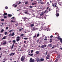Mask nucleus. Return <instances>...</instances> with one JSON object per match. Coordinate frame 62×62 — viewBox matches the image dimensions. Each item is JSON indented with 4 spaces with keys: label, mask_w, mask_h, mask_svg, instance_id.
Masks as SVG:
<instances>
[{
    "label": "nucleus",
    "mask_w": 62,
    "mask_h": 62,
    "mask_svg": "<svg viewBox=\"0 0 62 62\" xmlns=\"http://www.w3.org/2000/svg\"><path fill=\"white\" fill-rule=\"evenodd\" d=\"M36 17L37 18H39V19H46V18L44 16H36Z\"/></svg>",
    "instance_id": "1"
},
{
    "label": "nucleus",
    "mask_w": 62,
    "mask_h": 62,
    "mask_svg": "<svg viewBox=\"0 0 62 62\" xmlns=\"http://www.w3.org/2000/svg\"><path fill=\"white\" fill-rule=\"evenodd\" d=\"M25 59V57L24 56H22V57L21 58V61H23Z\"/></svg>",
    "instance_id": "2"
},
{
    "label": "nucleus",
    "mask_w": 62,
    "mask_h": 62,
    "mask_svg": "<svg viewBox=\"0 0 62 62\" xmlns=\"http://www.w3.org/2000/svg\"><path fill=\"white\" fill-rule=\"evenodd\" d=\"M57 39H58L60 40V41L61 42V43H62V39L61 38H60V36H58Z\"/></svg>",
    "instance_id": "3"
},
{
    "label": "nucleus",
    "mask_w": 62,
    "mask_h": 62,
    "mask_svg": "<svg viewBox=\"0 0 62 62\" xmlns=\"http://www.w3.org/2000/svg\"><path fill=\"white\" fill-rule=\"evenodd\" d=\"M30 62H35V60H34V59H33L32 58H31L30 59Z\"/></svg>",
    "instance_id": "4"
},
{
    "label": "nucleus",
    "mask_w": 62,
    "mask_h": 62,
    "mask_svg": "<svg viewBox=\"0 0 62 62\" xmlns=\"http://www.w3.org/2000/svg\"><path fill=\"white\" fill-rule=\"evenodd\" d=\"M44 60V58H42L40 59V60L39 61L40 62V61H43Z\"/></svg>",
    "instance_id": "5"
},
{
    "label": "nucleus",
    "mask_w": 62,
    "mask_h": 62,
    "mask_svg": "<svg viewBox=\"0 0 62 62\" xmlns=\"http://www.w3.org/2000/svg\"><path fill=\"white\" fill-rule=\"evenodd\" d=\"M2 43V44H3V45H5L7 43V42L6 41H4Z\"/></svg>",
    "instance_id": "6"
},
{
    "label": "nucleus",
    "mask_w": 62,
    "mask_h": 62,
    "mask_svg": "<svg viewBox=\"0 0 62 62\" xmlns=\"http://www.w3.org/2000/svg\"><path fill=\"white\" fill-rule=\"evenodd\" d=\"M38 30V28H33L32 29V31H35Z\"/></svg>",
    "instance_id": "7"
},
{
    "label": "nucleus",
    "mask_w": 62,
    "mask_h": 62,
    "mask_svg": "<svg viewBox=\"0 0 62 62\" xmlns=\"http://www.w3.org/2000/svg\"><path fill=\"white\" fill-rule=\"evenodd\" d=\"M58 11L57 10L56 11V16H59V14L58 13Z\"/></svg>",
    "instance_id": "8"
},
{
    "label": "nucleus",
    "mask_w": 62,
    "mask_h": 62,
    "mask_svg": "<svg viewBox=\"0 0 62 62\" xmlns=\"http://www.w3.org/2000/svg\"><path fill=\"white\" fill-rule=\"evenodd\" d=\"M14 54H15V53H12L10 54L9 55L10 56H11V55H12L13 56L14 55Z\"/></svg>",
    "instance_id": "9"
},
{
    "label": "nucleus",
    "mask_w": 62,
    "mask_h": 62,
    "mask_svg": "<svg viewBox=\"0 0 62 62\" xmlns=\"http://www.w3.org/2000/svg\"><path fill=\"white\" fill-rule=\"evenodd\" d=\"M12 6L13 7H17V5H16V4H13Z\"/></svg>",
    "instance_id": "10"
},
{
    "label": "nucleus",
    "mask_w": 62,
    "mask_h": 62,
    "mask_svg": "<svg viewBox=\"0 0 62 62\" xmlns=\"http://www.w3.org/2000/svg\"><path fill=\"white\" fill-rule=\"evenodd\" d=\"M23 19H24V21H25L26 20V19L27 20H28V19L26 17L23 18Z\"/></svg>",
    "instance_id": "11"
},
{
    "label": "nucleus",
    "mask_w": 62,
    "mask_h": 62,
    "mask_svg": "<svg viewBox=\"0 0 62 62\" xmlns=\"http://www.w3.org/2000/svg\"><path fill=\"white\" fill-rule=\"evenodd\" d=\"M29 55H30V56H33V54H28Z\"/></svg>",
    "instance_id": "12"
},
{
    "label": "nucleus",
    "mask_w": 62,
    "mask_h": 62,
    "mask_svg": "<svg viewBox=\"0 0 62 62\" xmlns=\"http://www.w3.org/2000/svg\"><path fill=\"white\" fill-rule=\"evenodd\" d=\"M14 43L13 45H12V46L11 47V49H12L13 48V46H14Z\"/></svg>",
    "instance_id": "13"
},
{
    "label": "nucleus",
    "mask_w": 62,
    "mask_h": 62,
    "mask_svg": "<svg viewBox=\"0 0 62 62\" xmlns=\"http://www.w3.org/2000/svg\"><path fill=\"white\" fill-rule=\"evenodd\" d=\"M44 14V12H41L40 14V16H42V15H43Z\"/></svg>",
    "instance_id": "14"
},
{
    "label": "nucleus",
    "mask_w": 62,
    "mask_h": 62,
    "mask_svg": "<svg viewBox=\"0 0 62 62\" xmlns=\"http://www.w3.org/2000/svg\"><path fill=\"white\" fill-rule=\"evenodd\" d=\"M56 9H57V10H58L57 11H58H58L59 10V8H58V7H57Z\"/></svg>",
    "instance_id": "15"
},
{
    "label": "nucleus",
    "mask_w": 62,
    "mask_h": 62,
    "mask_svg": "<svg viewBox=\"0 0 62 62\" xmlns=\"http://www.w3.org/2000/svg\"><path fill=\"white\" fill-rule=\"evenodd\" d=\"M36 61L37 62H39V58H37L36 59Z\"/></svg>",
    "instance_id": "16"
},
{
    "label": "nucleus",
    "mask_w": 62,
    "mask_h": 62,
    "mask_svg": "<svg viewBox=\"0 0 62 62\" xmlns=\"http://www.w3.org/2000/svg\"><path fill=\"white\" fill-rule=\"evenodd\" d=\"M7 15V13H6V12H4V14H3V15L5 16V15Z\"/></svg>",
    "instance_id": "17"
},
{
    "label": "nucleus",
    "mask_w": 62,
    "mask_h": 62,
    "mask_svg": "<svg viewBox=\"0 0 62 62\" xmlns=\"http://www.w3.org/2000/svg\"><path fill=\"white\" fill-rule=\"evenodd\" d=\"M35 53L37 54H39V51H37Z\"/></svg>",
    "instance_id": "18"
},
{
    "label": "nucleus",
    "mask_w": 62,
    "mask_h": 62,
    "mask_svg": "<svg viewBox=\"0 0 62 62\" xmlns=\"http://www.w3.org/2000/svg\"><path fill=\"white\" fill-rule=\"evenodd\" d=\"M46 13H48V11H47V10H46L45 11H44V12L45 13H46Z\"/></svg>",
    "instance_id": "19"
},
{
    "label": "nucleus",
    "mask_w": 62,
    "mask_h": 62,
    "mask_svg": "<svg viewBox=\"0 0 62 62\" xmlns=\"http://www.w3.org/2000/svg\"><path fill=\"white\" fill-rule=\"evenodd\" d=\"M13 42V44L14 43H16V41H15V40H13V41H12Z\"/></svg>",
    "instance_id": "20"
},
{
    "label": "nucleus",
    "mask_w": 62,
    "mask_h": 62,
    "mask_svg": "<svg viewBox=\"0 0 62 62\" xmlns=\"http://www.w3.org/2000/svg\"><path fill=\"white\" fill-rule=\"evenodd\" d=\"M2 39H6V37H4L2 38Z\"/></svg>",
    "instance_id": "21"
},
{
    "label": "nucleus",
    "mask_w": 62,
    "mask_h": 62,
    "mask_svg": "<svg viewBox=\"0 0 62 62\" xmlns=\"http://www.w3.org/2000/svg\"><path fill=\"white\" fill-rule=\"evenodd\" d=\"M42 48H44V45H42L41 46Z\"/></svg>",
    "instance_id": "22"
},
{
    "label": "nucleus",
    "mask_w": 62,
    "mask_h": 62,
    "mask_svg": "<svg viewBox=\"0 0 62 62\" xmlns=\"http://www.w3.org/2000/svg\"><path fill=\"white\" fill-rule=\"evenodd\" d=\"M4 32V30L3 29H2L1 31V33H3V32Z\"/></svg>",
    "instance_id": "23"
},
{
    "label": "nucleus",
    "mask_w": 62,
    "mask_h": 62,
    "mask_svg": "<svg viewBox=\"0 0 62 62\" xmlns=\"http://www.w3.org/2000/svg\"><path fill=\"white\" fill-rule=\"evenodd\" d=\"M28 39V38H24V39H25V40H27Z\"/></svg>",
    "instance_id": "24"
},
{
    "label": "nucleus",
    "mask_w": 62,
    "mask_h": 62,
    "mask_svg": "<svg viewBox=\"0 0 62 62\" xmlns=\"http://www.w3.org/2000/svg\"><path fill=\"white\" fill-rule=\"evenodd\" d=\"M20 40V39L18 38L16 39V41H19V40Z\"/></svg>",
    "instance_id": "25"
},
{
    "label": "nucleus",
    "mask_w": 62,
    "mask_h": 62,
    "mask_svg": "<svg viewBox=\"0 0 62 62\" xmlns=\"http://www.w3.org/2000/svg\"><path fill=\"white\" fill-rule=\"evenodd\" d=\"M48 46H49V47H52V45H51V44H49L48 45Z\"/></svg>",
    "instance_id": "26"
},
{
    "label": "nucleus",
    "mask_w": 62,
    "mask_h": 62,
    "mask_svg": "<svg viewBox=\"0 0 62 62\" xmlns=\"http://www.w3.org/2000/svg\"><path fill=\"white\" fill-rule=\"evenodd\" d=\"M39 34L38 33V34H37V37H39Z\"/></svg>",
    "instance_id": "27"
},
{
    "label": "nucleus",
    "mask_w": 62,
    "mask_h": 62,
    "mask_svg": "<svg viewBox=\"0 0 62 62\" xmlns=\"http://www.w3.org/2000/svg\"><path fill=\"white\" fill-rule=\"evenodd\" d=\"M14 35V32L12 33V36H13Z\"/></svg>",
    "instance_id": "28"
},
{
    "label": "nucleus",
    "mask_w": 62,
    "mask_h": 62,
    "mask_svg": "<svg viewBox=\"0 0 62 62\" xmlns=\"http://www.w3.org/2000/svg\"><path fill=\"white\" fill-rule=\"evenodd\" d=\"M24 36V35L23 34H21V36Z\"/></svg>",
    "instance_id": "29"
},
{
    "label": "nucleus",
    "mask_w": 62,
    "mask_h": 62,
    "mask_svg": "<svg viewBox=\"0 0 62 62\" xmlns=\"http://www.w3.org/2000/svg\"><path fill=\"white\" fill-rule=\"evenodd\" d=\"M28 1H27L25 3V4H28Z\"/></svg>",
    "instance_id": "30"
},
{
    "label": "nucleus",
    "mask_w": 62,
    "mask_h": 62,
    "mask_svg": "<svg viewBox=\"0 0 62 62\" xmlns=\"http://www.w3.org/2000/svg\"><path fill=\"white\" fill-rule=\"evenodd\" d=\"M38 1H39V2H40V3H41V0H39Z\"/></svg>",
    "instance_id": "31"
},
{
    "label": "nucleus",
    "mask_w": 62,
    "mask_h": 62,
    "mask_svg": "<svg viewBox=\"0 0 62 62\" xmlns=\"http://www.w3.org/2000/svg\"><path fill=\"white\" fill-rule=\"evenodd\" d=\"M34 24H32L31 25V27H32V26H34Z\"/></svg>",
    "instance_id": "32"
},
{
    "label": "nucleus",
    "mask_w": 62,
    "mask_h": 62,
    "mask_svg": "<svg viewBox=\"0 0 62 62\" xmlns=\"http://www.w3.org/2000/svg\"><path fill=\"white\" fill-rule=\"evenodd\" d=\"M33 7L32 6H29V7L30 8H33Z\"/></svg>",
    "instance_id": "33"
},
{
    "label": "nucleus",
    "mask_w": 62,
    "mask_h": 62,
    "mask_svg": "<svg viewBox=\"0 0 62 62\" xmlns=\"http://www.w3.org/2000/svg\"><path fill=\"white\" fill-rule=\"evenodd\" d=\"M37 43H39V40H37Z\"/></svg>",
    "instance_id": "34"
},
{
    "label": "nucleus",
    "mask_w": 62,
    "mask_h": 62,
    "mask_svg": "<svg viewBox=\"0 0 62 62\" xmlns=\"http://www.w3.org/2000/svg\"><path fill=\"white\" fill-rule=\"evenodd\" d=\"M8 7H7V6H6L5 7V9H8Z\"/></svg>",
    "instance_id": "35"
},
{
    "label": "nucleus",
    "mask_w": 62,
    "mask_h": 62,
    "mask_svg": "<svg viewBox=\"0 0 62 62\" xmlns=\"http://www.w3.org/2000/svg\"><path fill=\"white\" fill-rule=\"evenodd\" d=\"M47 53H48V52L46 51V52L45 53V55H46L47 54Z\"/></svg>",
    "instance_id": "36"
},
{
    "label": "nucleus",
    "mask_w": 62,
    "mask_h": 62,
    "mask_svg": "<svg viewBox=\"0 0 62 62\" xmlns=\"http://www.w3.org/2000/svg\"><path fill=\"white\" fill-rule=\"evenodd\" d=\"M46 60H47V59H49V58L48 57H46Z\"/></svg>",
    "instance_id": "37"
},
{
    "label": "nucleus",
    "mask_w": 62,
    "mask_h": 62,
    "mask_svg": "<svg viewBox=\"0 0 62 62\" xmlns=\"http://www.w3.org/2000/svg\"><path fill=\"white\" fill-rule=\"evenodd\" d=\"M58 59H57L55 60V62H57V61H58Z\"/></svg>",
    "instance_id": "38"
},
{
    "label": "nucleus",
    "mask_w": 62,
    "mask_h": 62,
    "mask_svg": "<svg viewBox=\"0 0 62 62\" xmlns=\"http://www.w3.org/2000/svg\"><path fill=\"white\" fill-rule=\"evenodd\" d=\"M1 21L2 22H4V19H2L1 20Z\"/></svg>",
    "instance_id": "39"
},
{
    "label": "nucleus",
    "mask_w": 62,
    "mask_h": 62,
    "mask_svg": "<svg viewBox=\"0 0 62 62\" xmlns=\"http://www.w3.org/2000/svg\"><path fill=\"white\" fill-rule=\"evenodd\" d=\"M28 12V11H27V12H24V13H25V14H27V13Z\"/></svg>",
    "instance_id": "40"
},
{
    "label": "nucleus",
    "mask_w": 62,
    "mask_h": 62,
    "mask_svg": "<svg viewBox=\"0 0 62 62\" xmlns=\"http://www.w3.org/2000/svg\"><path fill=\"white\" fill-rule=\"evenodd\" d=\"M8 34V33H7V32H5V35H6V34Z\"/></svg>",
    "instance_id": "41"
},
{
    "label": "nucleus",
    "mask_w": 62,
    "mask_h": 62,
    "mask_svg": "<svg viewBox=\"0 0 62 62\" xmlns=\"http://www.w3.org/2000/svg\"><path fill=\"white\" fill-rule=\"evenodd\" d=\"M8 16H12V15L9 14H8Z\"/></svg>",
    "instance_id": "42"
},
{
    "label": "nucleus",
    "mask_w": 62,
    "mask_h": 62,
    "mask_svg": "<svg viewBox=\"0 0 62 62\" xmlns=\"http://www.w3.org/2000/svg\"><path fill=\"white\" fill-rule=\"evenodd\" d=\"M33 51H34V50H31V53H33Z\"/></svg>",
    "instance_id": "43"
},
{
    "label": "nucleus",
    "mask_w": 62,
    "mask_h": 62,
    "mask_svg": "<svg viewBox=\"0 0 62 62\" xmlns=\"http://www.w3.org/2000/svg\"><path fill=\"white\" fill-rule=\"evenodd\" d=\"M32 4L33 5H35V4H36V3H32Z\"/></svg>",
    "instance_id": "44"
},
{
    "label": "nucleus",
    "mask_w": 62,
    "mask_h": 62,
    "mask_svg": "<svg viewBox=\"0 0 62 62\" xmlns=\"http://www.w3.org/2000/svg\"><path fill=\"white\" fill-rule=\"evenodd\" d=\"M13 32V31L12 30H10V31L9 32Z\"/></svg>",
    "instance_id": "45"
},
{
    "label": "nucleus",
    "mask_w": 62,
    "mask_h": 62,
    "mask_svg": "<svg viewBox=\"0 0 62 62\" xmlns=\"http://www.w3.org/2000/svg\"><path fill=\"white\" fill-rule=\"evenodd\" d=\"M11 22L12 23H13V22H15V21H13V20H11Z\"/></svg>",
    "instance_id": "46"
},
{
    "label": "nucleus",
    "mask_w": 62,
    "mask_h": 62,
    "mask_svg": "<svg viewBox=\"0 0 62 62\" xmlns=\"http://www.w3.org/2000/svg\"><path fill=\"white\" fill-rule=\"evenodd\" d=\"M6 29L7 30V29H8V27H6Z\"/></svg>",
    "instance_id": "47"
},
{
    "label": "nucleus",
    "mask_w": 62,
    "mask_h": 62,
    "mask_svg": "<svg viewBox=\"0 0 62 62\" xmlns=\"http://www.w3.org/2000/svg\"><path fill=\"white\" fill-rule=\"evenodd\" d=\"M41 4H44V2H41Z\"/></svg>",
    "instance_id": "48"
},
{
    "label": "nucleus",
    "mask_w": 62,
    "mask_h": 62,
    "mask_svg": "<svg viewBox=\"0 0 62 62\" xmlns=\"http://www.w3.org/2000/svg\"><path fill=\"white\" fill-rule=\"evenodd\" d=\"M50 37L51 38H53V36H52V35H51Z\"/></svg>",
    "instance_id": "49"
},
{
    "label": "nucleus",
    "mask_w": 62,
    "mask_h": 62,
    "mask_svg": "<svg viewBox=\"0 0 62 62\" xmlns=\"http://www.w3.org/2000/svg\"><path fill=\"white\" fill-rule=\"evenodd\" d=\"M47 57H50V55H47Z\"/></svg>",
    "instance_id": "50"
},
{
    "label": "nucleus",
    "mask_w": 62,
    "mask_h": 62,
    "mask_svg": "<svg viewBox=\"0 0 62 62\" xmlns=\"http://www.w3.org/2000/svg\"><path fill=\"white\" fill-rule=\"evenodd\" d=\"M7 18V17H6V16H4V18Z\"/></svg>",
    "instance_id": "51"
},
{
    "label": "nucleus",
    "mask_w": 62,
    "mask_h": 62,
    "mask_svg": "<svg viewBox=\"0 0 62 62\" xmlns=\"http://www.w3.org/2000/svg\"><path fill=\"white\" fill-rule=\"evenodd\" d=\"M36 35H35V36H33V38H36Z\"/></svg>",
    "instance_id": "52"
},
{
    "label": "nucleus",
    "mask_w": 62,
    "mask_h": 62,
    "mask_svg": "<svg viewBox=\"0 0 62 62\" xmlns=\"http://www.w3.org/2000/svg\"><path fill=\"white\" fill-rule=\"evenodd\" d=\"M44 40H46L47 41V39H44Z\"/></svg>",
    "instance_id": "53"
},
{
    "label": "nucleus",
    "mask_w": 62,
    "mask_h": 62,
    "mask_svg": "<svg viewBox=\"0 0 62 62\" xmlns=\"http://www.w3.org/2000/svg\"><path fill=\"white\" fill-rule=\"evenodd\" d=\"M49 9V7H48L46 9V10H47V9Z\"/></svg>",
    "instance_id": "54"
},
{
    "label": "nucleus",
    "mask_w": 62,
    "mask_h": 62,
    "mask_svg": "<svg viewBox=\"0 0 62 62\" xmlns=\"http://www.w3.org/2000/svg\"><path fill=\"white\" fill-rule=\"evenodd\" d=\"M46 45H44V47H46Z\"/></svg>",
    "instance_id": "55"
},
{
    "label": "nucleus",
    "mask_w": 62,
    "mask_h": 62,
    "mask_svg": "<svg viewBox=\"0 0 62 62\" xmlns=\"http://www.w3.org/2000/svg\"><path fill=\"white\" fill-rule=\"evenodd\" d=\"M21 2L20 1L19 2V3H18V4H21Z\"/></svg>",
    "instance_id": "56"
},
{
    "label": "nucleus",
    "mask_w": 62,
    "mask_h": 62,
    "mask_svg": "<svg viewBox=\"0 0 62 62\" xmlns=\"http://www.w3.org/2000/svg\"><path fill=\"white\" fill-rule=\"evenodd\" d=\"M17 38H20V37L19 36H17Z\"/></svg>",
    "instance_id": "57"
},
{
    "label": "nucleus",
    "mask_w": 62,
    "mask_h": 62,
    "mask_svg": "<svg viewBox=\"0 0 62 62\" xmlns=\"http://www.w3.org/2000/svg\"><path fill=\"white\" fill-rule=\"evenodd\" d=\"M53 48H54V46H53L52 47V48L53 49Z\"/></svg>",
    "instance_id": "58"
},
{
    "label": "nucleus",
    "mask_w": 62,
    "mask_h": 62,
    "mask_svg": "<svg viewBox=\"0 0 62 62\" xmlns=\"http://www.w3.org/2000/svg\"><path fill=\"white\" fill-rule=\"evenodd\" d=\"M9 36H12V34H9Z\"/></svg>",
    "instance_id": "59"
},
{
    "label": "nucleus",
    "mask_w": 62,
    "mask_h": 62,
    "mask_svg": "<svg viewBox=\"0 0 62 62\" xmlns=\"http://www.w3.org/2000/svg\"><path fill=\"white\" fill-rule=\"evenodd\" d=\"M14 17H13L12 18H11V19H14Z\"/></svg>",
    "instance_id": "60"
},
{
    "label": "nucleus",
    "mask_w": 62,
    "mask_h": 62,
    "mask_svg": "<svg viewBox=\"0 0 62 62\" xmlns=\"http://www.w3.org/2000/svg\"><path fill=\"white\" fill-rule=\"evenodd\" d=\"M49 11H51V9H50V8L49 9Z\"/></svg>",
    "instance_id": "61"
},
{
    "label": "nucleus",
    "mask_w": 62,
    "mask_h": 62,
    "mask_svg": "<svg viewBox=\"0 0 62 62\" xmlns=\"http://www.w3.org/2000/svg\"><path fill=\"white\" fill-rule=\"evenodd\" d=\"M52 42V41H50V42L51 43Z\"/></svg>",
    "instance_id": "62"
},
{
    "label": "nucleus",
    "mask_w": 62,
    "mask_h": 62,
    "mask_svg": "<svg viewBox=\"0 0 62 62\" xmlns=\"http://www.w3.org/2000/svg\"><path fill=\"white\" fill-rule=\"evenodd\" d=\"M55 7H57V6L56 5H55Z\"/></svg>",
    "instance_id": "63"
},
{
    "label": "nucleus",
    "mask_w": 62,
    "mask_h": 62,
    "mask_svg": "<svg viewBox=\"0 0 62 62\" xmlns=\"http://www.w3.org/2000/svg\"><path fill=\"white\" fill-rule=\"evenodd\" d=\"M22 51V50L21 49H20V50L19 51H20V52Z\"/></svg>",
    "instance_id": "64"
}]
</instances>
